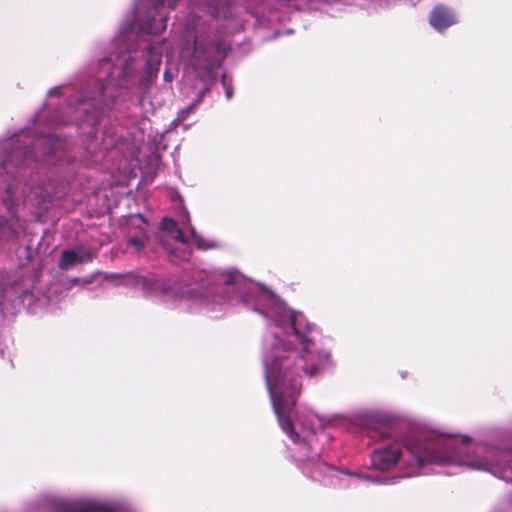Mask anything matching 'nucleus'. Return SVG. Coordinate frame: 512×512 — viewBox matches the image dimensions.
<instances>
[{
    "label": "nucleus",
    "mask_w": 512,
    "mask_h": 512,
    "mask_svg": "<svg viewBox=\"0 0 512 512\" xmlns=\"http://www.w3.org/2000/svg\"><path fill=\"white\" fill-rule=\"evenodd\" d=\"M505 457H506L507 459H511V458H512V454H511V453H505Z\"/></svg>",
    "instance_id": "21"
},
{
    "label": "nucleus",
    "mask_w": 512,
    "mask_h": 512,
    "mask_svg": "<svg viewBox=\"0 0 512 512\" xmlns=\"http://www.w3.org/2000/svg\"><path fill=\"white\" fill-rule=\"evenodd\" d=\"M232 89L231 88H226V97L227 99H230L232 97Z\"/></svg>",
    "instance_id": "20"
},
{
    "label": "nucleus",
    "mask_w": 512,
    "mask_h": 512,
    "mask_svg": "<svg viewBox=\"0 0 512 512\" xmlns=\"http://www.w3.org/2000/svg\"><path fill=\"white\" fill-rule=\"evenodd\" d=\"M148 57L145 65V74L140 79V85L144 88L149 87L157 78L161 65V54L154 51V47L150 44L147 47Z\"/></svg>",
    "instance_id": "4"
},
{
    "label": "nucleus",
    "mask_w": 512,
    "mask_h": 512,
    "mask_svg": "<svg viewBox=\"0 0 512 512\" xmlns=\"http://www.w3.org/2000/svg\"><path fill=\"white\" fill-rule=\"evenodd\" d=\"M160 227L163 231L170 233H173L178 228L176 221L167 217L162 219Z\"/></svg>",
    "instance_id": "8"
},
{
    "label": "nucleus",
    "mask_w": 512,
    "mask_h": 512,
    "mask_svg": "<svg viewBox=\"0 0 512 512\" xmlns=\"http://www.w3.org/2000/svg\"><path fill=\"white\" fill-rule=\"evenodd\" d=\"M127 243L129 246H133L136 251H140L145 246V237L144 235L129 237Z\"/></svg>",
    "instance_id": "9"
},
{
    "label": "nucleus",
    "mask_w": 512,
    "mask_h": 512,
    "mask_svg": "<svg viewBox=\"0 0 512 512\" xmlns=\"http://www.w3.org/2000/svg\"><path fill=\"white\" fill-rule=\"evenodd\" d=\"M495 474L504 480H510L512 482V465L502 468L500 471L495 472Z\"/></svg>",
    "instance_id": "12"
},
{
    "label": "nucleus",
    "mask_w": 512,
    "mask_h": 512,
    "mask_svg": "<svg viewBox=\"0 0 512 512\" xmlns=\"http://www.w3.org/2000/svg\"><path fill=\"white\" fill-rule=\"evenodd\" d=\"M164 79H165V81H171L172 80V75H171V73L168 70H166L165 73H164Z\"/></svg>",
    "instance_id": "19"
},
{
    "label": "nucleus",
    "mask_w": 512,
    "mask_h": 512,
    "mask_svg": "<svg viewBox=\"0 0 512 512\" xmlns=\"http://www.w3.org/2000/svg\"><path fill=\"white\" fill-rule=\"evenodd\" d=\"M162 21H163V22H166V21H167V18H166V17L162 18Z\"/></svg>",
    "instance_id": "22"
},
{
    "label": "nucleus",
    "mask_w": 512,
    "mask_h": 512,
    "mask_svg": "<svg viewBox=\"0 0 512 512\" xmlns=\"http://www.w3.org/2000/svg\"><path fill=\"white\" fill-rule=\"evenodd\" d=\"M136 218H137V219L142 223L143 227L141 228V231L143 232V231L146 229V227H147V223H146V221L144 220L143 216H142V215H140V214H138V215L136 216Z\"/></svg>",
    "instance_id": "18"
},
{
    "label": "nucleus",
    "mask_w": 512,
    "mask_h": 512,
    "mask_svg": "<svg viewBox=\"0 0 512 512\" xmlns=\"http://www.w3.org/2000/svg\"><path fill=\"white\" fill-rule=\"evenodd\" d=\"M302 316H290L291 335L302 345L301 352L276 345L265 358V382L273 411L283 432L294 442L301 441L291 417L302 389V374L315 376L329 361L330 354L315 353L314 343L308 338L310 326L302 329Z\"/></svg>",
    "instance_id": "1"
},
{
    "label": "nucleus",
    "mask_w": 512,
    "mask_h": 512,
    "mask_svg": "<svg viewBox=\"0 0 512 512\" xmlns=\"http://www.w3.org/2000/svg\"><path fill=\"white\" fill-rule=\"evenodd\" d=\"M93 83L97 84V87H98V92H97V96H93L92 97V100H97V98H100L103 93H104V88H103V85L101 83H99L98 81H93Z\"/></svg>",
    "instance_id": "16"
},
{
    "label": "nucleus",
    "mask_w": 512,
    "mask_h": 512,
    "mask_svg": "<svg viewBox=\"0 0 512 512\" xmlns=\"http://www.w3.org/2000/svg\"><path fill=\"white\" fill-rule=\"evenodd\" d=\"M405 448L419 469L425 464H444L451 457L450 451L440 440H409Z\"/></svg>",
    "instance_id": "2"
},
{
    "label": "nucleus",
    "mask_w": 512,
    "mask_h": 512,
    "mask_svg": "<svg viewBox=\"0 0 512 512\" xmlns=\"http://www.w3.org/2000/svg\"><path fill=\"white\" fill-rule=\"evenodd\" d=\"M173 238L177 241V242H180V243H183V244H186L187 243V240L184 236V233L183 231L180 229V228H177L174 232H173Z\"/></svg>",
    "instance_id": "13"
},
{
    "label": "nucleus",
    "mask_w": 512,
    "mask_h": 512,
    "mask_svg": "<svg viewBox=\"0 0 512 512\" xmlns=\"http://www.w3.org/2000/svg\"><path fill=\"white\" fill-rule=\"evenodd\" d=\"M136 284L140 286L145 293H147V291L151 290L152 286H155L157 283L149 281L147 277L142 276L136 279Z\"/></svg>",
    "instance_id": "10"
},
{
    "label": "nucleus",
    "mask_w": 512,
    "mask_h": 512,
    "mask_svg": "<svg viewBox=\"0 0 512 512\" xmlns=\"http://www.w3.org/2000/svg\"><path fill=\"white\" fill-rule=\"evenodd\" d=\"M178 0H145L147 9L157 10L159 7L167 3L170 9H175Z\"/></svg>",
    "instance_id": "7"
},
{
    "label": "nucleus",
    "mask_w": 512,
    "mask_h": 512,
    "mask_svg": "<svg viewBox=\"0 0 512 512\" xmlns=\"http://www.w3.org/2000/svg\"><path fill=\"white\" fill-rule=\"evenodd\" d=\"M84 262V257L76 250H63L59 259V267L61 269H68L76 263Z\"/></svg>",
    "instance_id": "6"
},
{
    "label": "nucleus",
    "mask_w": 512,
    "mask_h": 512,
    "mask_svg": "<svg viewBox=\"0 0 512 512\" xmlns=\"http://www.w3.org/2000/svg\"><path fill=\"white\" fill-rule=\"evenodd\" d=\"M429 22L437 31H443L455 23V17L446 6L436 5L429 15Z\"/></svg>",
    "instance_id": "5"
},
{
    "label": "nucleus",
    "mask_w": 512,
    "mask_h": 512,
    "mask_svg": "<svg viewBox=\"0 0 512 512\" xmlns=\"http://www.w3.org/2000/svg\"><path fill=\"white\" fill-rule=\"evenodd\" d=\"M6 226H7V220L4 217H0V239L4 235Z\"/></svg>",
    "instance_id": "17"
},
{
    "label": "nucleus",
    "mask_w": 512,
    "mask_h": 512,
    "mask_svg": "<svg viewBox=\"0 0 512 512\" xmlns=\"http://www.w3.org/2000/svg\"><path fill=\"white\" fill-rule=\"evenodd\" d=\"M239 277V273L235 271H229L222 275V282L225 285H231L234 284L237 281V278Z\"/></svg>",
    "instance_id": "11"
},
{
    "label": "nucleus",
    "mask_w": 512,
    "mask_h": 512,
    "mask_svg": "<svg viewBox=\"0 0 512 512\" xmlns=\"http://www.w3.org/2000/svg\"><path fill=\"white\" fill-rule=\"evenodd\" d=\"M399 444H391L375 450L371 455V465L381 471L389 470L395 466L400 458Z\"/></svg>",
    "instance_id": "3"
},
{
    "label": "nucleus",
    "mask_w": 512,
    "mask_h": 512,
    "mask_svg": "<svg viewBox=\"0 0 512 512\" xmlns=\"http://www.w3.org/2000/svg\"><path fill=\"white\" fill-rule=\"evenodd\" d=\"M215 50L219 53H226L227 47L223 41H217L215 43Z\"/></svg>",
    "instance_id": "14"
},
{
    "label": "nucleus",
    "mask_w": 512,
    "mask_h": 512,
    "mask_svg": "<svg viewBox=\"0 0 512 512\" xmlns=\"http://www.w3.org/2000/svg\"><path fill=\"white\" fill-rule=\"evenodd\" d=\"M80 256L84 257V262L92 261L95 257V253L92 250H86Z\"/></svg>",
    "instance_id": "15"
}]
</instances>
